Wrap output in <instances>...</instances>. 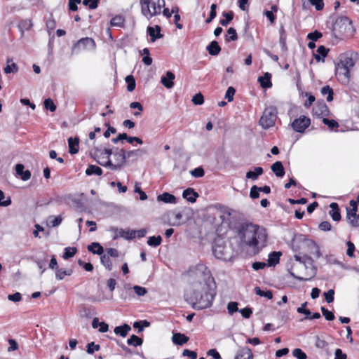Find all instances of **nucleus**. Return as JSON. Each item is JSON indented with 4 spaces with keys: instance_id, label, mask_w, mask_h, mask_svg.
<instances>
[{
    "instance_id": "nucleus-42",
    "label": "nucleus",
    "mask_w": 359,
    "mask_h": 359,
    "mask_svg": "<svg viewBox=\"0 0 359 359\" xmlns=\"http://www.w3.org/2000/svg\"><path fill=\"white\" fill-rule=\"evenodd\" d=\"M124 21V18L121 15H116L111 20L110 24L113 27H121L123 26Z\"/></svg>"
},
{
    "instance_id": "nucleus-16",
    "label": "nucleus",
    "mask_w": 359,
    "mask_h": 359,
    "mask_svg": "<svg viewBox=\"0 0 359 359\" xmlns=\"http://www.w3.org/2000/svg\"><path fill=\"white\" fill-rule=\"evenodd\" d=\"M15 171L16 174L19 175L22 180L27 181L31 177V172L29 170H27L24 171V165L22 164L18 163L15 165Z\"/></svg>"
},
{
    "instance_id": "nucleus-48",
    "label": "nucleus",
    "mask_w": 359,
    "mask_h": 359,
    "mask_svg": "<svg viewBox=\"0 0 359 359\" xmlns=\"http://www.w3.org/2000/svg\"><path fill=\"white\" fill-rule=\"evenodd\" d=\"M320 310L322 311V313L323 315V316L325 318V319L327 320H333L334 319V313L332 312V311H328L327 309H325V307L322 306L320 308Z\"/></svg>"
},
{
    "instance_id": "nucleus-23",
    "label": "nucleus",
    "mask_w": 359,
    "mask_h": 359,
    "mask_svg": "<svg viewBox=\"0 0 359 359\" xmlns=\"http://www.w3.org/2000/svg\"><path fill=\"white\" fill-rule=\"evenodd\" d=\"M182 196L189 202L194 203L196 201L198 194L191 188H188L183 191Z\"/></svg>"
},
{
    "instance_id": "nucleus-17",
    "label": "nucleus",
    "mask_w": 359,
    "mask_h": 359,
    "mask_svg": "<svg viewBox=\"0 0 359 359\" xmlns=\"http://www.w3.org/2000/svg\"><path fill=\"white\" fill-rule=\"evenodd\" d=\"M160 32L161 27L158 25H156L155 27H147V32L149 34L152 42H154L156 39H161L163 36Z\"/></svg>"
},
{
    "instance_id": "nucleus-53",
    "label": "nucleus",
    "mask_w": 359,
    "mask_h": 359,
    "mask_svg": "<svg viewBox=\"0 0 359 359\" xmlns=\"http://www.w3.org/2000/svg\"><path fill=\"white\" fill-rule=\"evenodd\" d=\"M236 90L233 87L230 86L227 88L225 93V98L229 101L231 102L233 100V95L235 94Z\"/></svg>"
},
{
    "instance_id": "nucleus-56",
    "label": "nucleus",
    "mask_w": 359,
    "mask_h": 359,
    "mask_svg": "<svg viewBox=\"0 0 359 359\" xmlns=\"http://www.w3.org/2000/svg\"><path fill=\"white\" fill-rule=\"evenodd\" d=\"M134 292L137 296L142 297L147 294V290L145 287L139 285H135L133 287Z\"/></svg>"
},
{
    "instance_id": "nucleus-64",
    "label": "nucleus",
    "mask_w": 359,
    "mask_h": 359,
    "mask_svg": "<svg viewBox=\"0 0 359 359\" xmlns=\"http://www.w3.org/2000/svg\"><path fill=\"white\" fill-rule=\"evenodd\" d=\"M347 355L340 348H337L334 351V359H346Z\"/></svg>"
},
{
    "instance_id": "nucleus-1",
    "label": "nucleus",
    "mask_w": 359,
    "mask_h": 359,
    "mask_svg": "<svg viewBox=\"0 0 359 359\" xmlns=\"http://www.w3.org/2000/svg\"><path fill=\"white\" fill-rule=\"evenodd\" d=\"M191 273L198 279L192 283L191 290L186 292V300L195 309L210 307L216 295V284L210 271L205 264H198Z\"/></svg>"
},
{
    "instance_id": "nucleus-8",
    "label": "nucleus",
    "mask_w": 359,
    "mask_h": 359,
    "mask_svg": "<svg viewBox=\"0 0 359 359\" xmlns=\"http://www.w3.org/2000/svg\"><path fill=\"white\" fill-rule=\"evenodd\" d=\"M212 253L215 257L221 260H229L231 255L230 248L225 245L215 243L212 248Z\"/></svg>"
},
{
    "instance_id": "nucleus-29",
    "label": "nucleus",
    "mask_w": 359,
    "mask_h": 359,
    "mask_svg": "<svg viewBox=\"0 0 359 359\" xmlns=\"http://www.w3.org/2000/svg\"><path fill=\"white\" fill-rule=\"evenodd\" d=\"M131 327L128 324H124L123 325L117 326L114 328V333L116 334L120 335L122 337H125L127 336L129 331H130Z\"/></svg>"
},
{
    "instance_id": "nucleus-25",
    "label": "nucleus",
    "mask_w": 359,
    "mask_h": 359,
    "mask_svg": "<svg viewBox=\"0 0 359 359\" xmlns=\"http://www.w3.org/2000/svg\"><path fill=\"white\" fill-rule=\"evenodd\" d=\"M206 49L209 54L213 56L217 55L221 51V48L216 41L210 42Z\"/></svg>"
},
{
    "instance_id": "nucleus-18",
    "label": "nucleus",
    "mask_w": 359,
    "mask_h": 359,
    "mask_svg": "<svg viewBox=\"0 0 359 359\" xmlns=\"http://www.w3.org/2000/svg\"><path fill=\"white\" fill-rule=\"evenodd\" d=\"M271 169L278 177H283L285 175V170L280 161H276L273 163Z\"/></svg>"
},
{
    "instance_id": "nucleus-47",
    "label": "nucleus",
    "mask_w": 359,
    "mask_h": 359,
    "mask_svg": "<svg viewBox=\"0 0 359 359\" xmlns=\"http://www.w3.org/2000/svg\"><path fill=\"white\" fill-rule=\"evenodd\" d=\"M44 107L53 112L56 110V105L50 98H47L44 100Z\"/></svg>"
},
{
    "instance_id": "nucleus-31",
    "label": "nucleus",
    "mask_w": 359,
    "mask_h": 359,
    "mask_svg": "<svg viewBox=\"0 0 359 359\" xmlns=\"http://www.w3.org/2000/svg\"><path fill=\"white\" fill-rule=\"evenodd\" d=\"M329 49L326 48L324 46H320L317 49L318 54H314V57L317 61H324V57H326Z\"/></svg>"
},
{
    "instance_id": "nucleus-28",
    "label": "nucleus",
    "mask_w": 359,
    "mask_h": 359,
    "mask_svg": "<svg viewBox=\"0 0 359 359\" xmlns=\"http://www.w3.org/2000/svg\"><path fill=\"white\" fill-rule=\"evenodd\" d=\"M88 250L93 254L102 255L104 253L103 247L96 242H93L88 246Z\"/></svg>"
},
{
    "instance_id": "nucleus-58",
    "label": "nucleus",
    "mask_w": 359,
    "mask_h": 359,
    "mask_svg": "<svg viewBox=\"0 0 359 359\" xmlns=\"http://www.w3.org/2000/svg\"><path fill=\"white\" fill-rule=\"evenodd\" d=\"M18 70V66L15 63H12L11 65H7V66L4 68V72L6 74H10V73H15Z\"/></svg>"
},
{
    "instance_id": "nucleus-10",
    "label": "nucleus",
    "mask_w": 359,
    "mask_h": 359,
    "mask_svg": "<svg viewBox=\"0 0 359 359\" xmlns=\"http://www.w3.org/2000/svg\"><path fill=\"white\" fill-rule=\"evenodd\" d=\"M311 120L306 116H301L299 118H296L292 123V127L294 130L298 133H304V130L309 126Z\"/></svg>"
},
{
    "instance_id": "nucleus-22",
    "label": "nucleus",
    "mask_w": 359,
    "mask_h": 359,
    "mask_svg": "<svg viewBox=\"0 0 359 359\" xmlns=\"http://www.w3.org/2000/svg\"><path fill=\"white\" fill-rule=\"evenodd\" d=\"M158 201H163L165 203H176V198L174 195L170 194L168 192H165L162 194H160L157 196Z\"/></svg>"
},
{
    "instance_id": "nucleus-57",
    "label": "nucleus",
    "mask_w": 359,
    "mask_h": 359,
    "mask_svg": "<svg viewBox=\"0 0 359 359\" xmlns=\"http://www.w3.org/2000/svg\"><path fill=\"white\" fill-rule=\"evenodd\" d=\"M349 205H350L351 208H346L347 213H352V214L355 215V213H357V212H358V207H357L356 202L354 200H351L349 202Z\"/></svg>"
},
{
    "instance_id": "nucleus-38",
    "label": "nucleus",
    "mask_w": 359,
    "mask_h": 359,
    "mask_svg": "<svg viewBox=\"0 0 359 359\" xmlns=\"http://www.w3.org/2000/svg\"><path fill=\"white\" fill-rule=\"evenodd\" d=\"M32 27V23L30 20H21L18 25V28L23 34L25 31H27Z\"/></svg>"
},
{
    "instance_id": "nucleus-62",
    "label": "nucleus",
    "mask_w": 359,
    "mask_h": 359,
    "mask_svg": "<svg viewBox=\"0 0 359 359\" xmlns=\"http://www.w3.org/2000/svg\"><path fill=\"white\" fill-rule=\"evenodd\" d=\"M323 34L318 31H315L313 32H310L307 35V38L311 41H316L320 37H322Z\"/></svg>"
},
{
    "instance_id": "nucleus-12",
    "label": "nucleus",
    "mask_w": 359,
    "mask_h": 359,
    "mask_svg": "<svg viewBox=\"0 0 359 359\" xmlns=\"http://www.w3.org/2000/svg\"><path fill=\"white\" fill-rule=\"evenodd\" d=\"M351 21L347 17H341L337 19L334 25L333 30L335 32H339V33H343L346 32V27L350 25Z\"/></svg>"
},
{
    "instance_id": "nucleus-21",
    "label": "nucleus",
    "mask_w": 359,
    "mask_h": 359,
    "mask_svg": "<svg viewBox=\"0 0 359 359\" xmlns=\"http://www.w3.org/2000/svg\"><path fill=\"white\" fill-rule=\"evenodd\" d=\"M271 74L269 72H266L262 76H259L258 78V81L260 83V86L264 88H271L272 86V83L271 81Z\"/></svg>"
},
{
    "instance_id": "nucleus-46",
    "label": "nucleus",
    "mask_w": 359,
    "mask_h": 359,
    "mask_svg": "<svg viewBox=\"0 0 359 359\" xmlns=\"http://www.w3.org/2000/svg\"><path fill=\"white\" fill-rule=\"evenodd\" d=\"M150 325V323L147 320H140L136 321L133 323V327L135 328L138 329V332H140L143 331L144 327H147Z\"/></svg>"
},
{
    "instance_id": "nucleus-39",
    "label": "nucleus",
    "mask_w": 359,
    "mask_h": 359,
    "mask_svg": "<svg viewBox=\"0 0 359 359\" xmlns=\"http://www.w3.org/2000/svg\"><path fill=\"white\" fill-rule=\"evenodd\" d=\"M223 16L225 18L224 19H222L219 21V23L222 26H227L229 23L233 20V13L232 11L223 13Z\"/></svg>"
},
{
    "instance_id": "nucleus-33",
    "label": "nucleus",
    "mask_w": 359,
    "mask_h": 359,
    "mask_svg": "<svg viewBox=\"0 0 359 359\" xmlns=\"http://www.w3.org/2000/svg\"><path fill=\"white\" fill-rule=\"evenodd\" d=\"M281 253L280 252H273L269 254L268 259V264L269 266H275L279 262L280 256Z\"/></svg>"
},
{
    "instance_id": "nucleus-24",
    "label": "nucleus",
    "mask_w": 359,
    "mask_h": 359,
    "mask_svg": "<svg viewBox=\"0 0 359 359\" xmlns=\"http://www.w3.org/2000/svg\"><path fill=\"white\" fill-rule=\"evenodd\" d=\"M79 143V140L77 137H75V138L69 137L68 139L69 152L71 154H75L78 153Z\"/></svg>"
},
{
    "instance_id": "nucleus-51",
    "label": "nucleus",
    "mask_w": 359,
    "mask_h": 359,
    "mask_svg": "<svg viewBox=\"0 0 359 359\" xmlns=\"http://www.w3.org/2000/svg\"><path fill=\"white\" fill-rule=\"evenodd\" d=\"M292 355L297 359H306V354L300 348H295L292 351Z\"/></svg>"
},
{
    "instance_id": "nucleus-60",
    "label": "nucleus",
    "mask_w": 359,
    "mask_h": 359,
    "mask_svg": "<svg viewBox=\"0 0 359 359\" xmlns=\"http://www.w3.org/2000/svg\"><path fill=\"white\" fill-rule=\"evenodd\" d=\"M227 309L230 314L239 311L238 309V303L236 302H229L227 305Z\"/></svg>"
},
{
    "instance_id": "nucleus-13",
    "label": "nucleus",
    "mask_w": 359,
    "mask_h": 359,
    "mask_svg": "<svg viewBox=\"0 0 359 359\" xmlns=\"http://www.w3.org/2000/svg\"><path fill=\"white\" fill-rule=\"evenodd\" d=\"M313 113L317 116H327L329 114V109L323 101L318 102L313 108Z\"/></svg>"
},
{
    "instance_id": "nucleus-45",
    "label": "nucleus",
    "mask_w": 359,
    "mask_h": 359,
    "mask_svg": "<svg viewBox=\"0 0 359 359\" xmlns=\"http://www.w3.org/2000/svg\"><path fill=\"white\" fill-rule=\"evenodd\" d=\"M256 294L260 297H266L268 299H271L273 298V294L270 290L263 291L260 289L259 287H256L255 288Z\"/></svg>"
},
{
    "instance_id": "nucleus-2",
    "label": "nucleus",
    "mask_w": 359,
    "mask_h": 359,
    "mask_svg": "<svg viewBox=\"0 0 359 359\" xmlns=\"http://www.w3.org/2000/svg\"><path fill=\"white\" fill-rule=\"evenodd\" d=\"M238 236L243 244L258 253L266 245L267 233L266 229L252 223L242 224L238 229Z\"/></svg>"
},
{
    "instance_id": "nucleus-34",
    "label": "nucleus",
    "mask_w": 359,
    "mask_h": 359,
    "mask_svg": "<svg viewBox=\"0 0 359 359\" xmlns=\"http://www.w3.org/2000/svg\"><path fill=\"white\" fill-rule=\"evenodd\" d=\"M346 218L353 227H359V215H357V213L355 215L347 213Z\"/></svg>"
},
{
    "instance_id": "nucleus-14",
    "label": "nucleus",
    "mask_w": 359,
    "mask_h": 359,
    "mask_svg": "<svg viewBox=\"0 0 359 359\" xmlns=\"http://www.w3.org/2000/svg\"><path fill=\"white\" fill-rule=\"evenodd\" d=\"M175 78V74L172 72L168 71L165 76L161 77V82L166 88H172L174 86L173 81Z\"/></svg>"
},
{
    "instance_id": "nucleus-40",
    "label": "nucleus",
    "mask_w": 359,
    "mask_h": 359,
    "mask_svg": "<svg viewBox=\"0 0 359 359\" xmlns=\"http://www.w3.org/2000/svg\"><path fill=\"white\" fill-rule=\"evenodd\" d=\"M238 39V35L236 31L233 27H229L227 30V35L225 37V40L226 42H229L231 41H236Z\"/></svg>"
},
{
    "instance_id": "nucleus-61",
    "label": "nucleus",
    "mask_w": 359,
    "mask_h": 359,
    "mask_svg": "<svg viewBox=\"0 0 359 359\" xmlns=\"http://www.w3.org/2000/svg\"><path fill=\"white\" fill-rule=\"evenodd\" d=\"M318 228L323 231H330L332 229L331 224L327 221L322 222L319 224Z\"/></svg>"
},
{
    "instance_id": "nucleus-7",
    "label": "nucleus",
    "mask_w": 359,
    "mask_h": 359,
    "mask_svg": "<svg viewBox=\"0 0 359 359\" xmlns=\"http://www.w3.org/2000/svg\"><path fill=\"white\" fill-rule=\"evenodd\" d=\"M276 119V114L274 109H266L259 120V124L263 128L267 129L274 125Z\"/></svg>"
},
{
    "instance_id": "nucleus-5",
    "label": "nucleus",
    "mask_w": 359,
    "mask_h": 359,
    "mask_svg": "<svg viewBox=\"0 0 359 359\" xmlns=\"http://www.w3.org/2000/svg\"><path fill=\"white\" fill-rule=\"evenodd\" d=\"M141 13L148 20L160 15L165 7V0H140Z\"/></svg>"
},
{
    "instance_id": "nucleus-9",
    "label": "nucleus",
    "mask_w": 359,
    "mask_h": 359,
    "mask_svg": "<svg viewBox=\"0 0 359 359\" xmlns=\"http://www.w3.org/2000/svg\"><path fill=\"white\" fill-rule=\"evenodd\" d=\"M95 41L89 37L82 38L79 40L72 47V50H93L95 48Z\"/></svg>"
},
{
    "instance_id": "nucleus-55",
    "label": "nucleus",
    "mask_w": 359,
    "mask_h": 359,
    "mask_svg": "<svg viewBox=\"0 0 359 359\" xmlns=\"http://www.w3.org/2000/svg\"><path fill=\"white\" fill-rule=\"evenodd\" d=\"M260 189L256 185H254L250 189V196L253 198H258L259 197Z\"/></svg>"
},
{
    "instance_id": "nucleus-32",
    "label": "nucleus",
    "mask_w": 359,
    "mask_h": 359,
    "mask_svg": "<svg viewBox=\"0 0 359 359\" xmlns=\"http://www.w3.org/2000/svg\"><path fill=\"white\" fill-rule=\"evenodd\" d=\"M86 175H95L100 176L102 174V170L95 165H90L86 170Z\"/></svg>"
},
{
    "instance_id": "nucleus-52",
    "label": "nucleus",
    "mask_w": 359,
    "mask_h": 359,
    "mask_svg": "<svg viewBox=\"0 0 359 359\" xmlns=\"http://www.w3.org/2000/svg\"><path fill=\"white\" fill-rule=\"evenodd\" d=\"M192 102L196 105H201L204 102V97L201 93H197L192 97Z\"/></svg>"
},
{
    "instance_id": "nucleus-59",
    "label": "nucleus",
    "mask_w": 359,
    "mask_h": 359,
    "mask_svg": "<svg viewBox=\"0 0 359 359\" xmlns=\"http://www.w3.org/2000/svg\"><path fill=\"white\" fill-rule=\"evenodd\" d=\"M346 245L348 247L347 250H346V255L350 257H354V251H355L354 244L351 241H348L346 243Z\"/></svg>"
},
{
    "instance_id": "nucleus-44",
    "label": "nucleus",
    "mask_w": 359,
    "mask_h": 359,
    "mask_svg": "<svg viewBox=\"0 0 359 359\" xmlns=\"http://www.w3.org/2000/svg\"><path fill=\"white\" fill-rule=\"evenodd\" d=\"M77 252L76 248L67 247L65 248V252L62 255L63 259H68L72 257Z\"/></svg>"
},
{
    "instance_id": "nucleus-27",
    "label": "nucleus",
    "mask_w": 359,
    "mask_h": 359,
    "mask_svg": "<svg viewBox=\"0 0 359 359\" xmlns=\"http://www.w3.org/2000/svg\"><path fill=\"white\" fill-rule=\"evenodd\" d=\"M263 168L262 167H255L253 171H248L246 172V177L253 181L257 180L258 177L263 174Z\"/></svg>"
},
{
    "instance_id": "nucleus-4",
    "label": "nucleus",
    "mask_w": 359,
    "mask_h": 359,
    "mask_svg": "<svg viewBox=\"0 0 359 359\" xmlns=\"http://www.w3.org/2000/svg\"><path fill=\"white\" fill-rule=\"evenodd\" d=\"M355 66V61L348 53L341 54L335 66V74L339 82L348 84L351 79V71Z\"/></svg>"
},
{
    "instance_id": "nucleus-35",
    "label": "nucleus",
    "mask_w": 359,
    "mask_h": 359,
    "mask_svg": "<svg viewBox=\"0 0 359 359\" xmlns=\"http://www.w3.org/2000/svg\"><path fill=\"white\" fill-rule=\"evenodd\" d=\"M127 343L130 346L136 347L138 346H141L143 343V340L142 338H140L135 334H133L128 339Z\"/></svg>"
},
{
    "instance_id": "nucleus-26",
    "label": "nucleus",
    "mask_w": 359,
    "mask_h": 359,
    "mask_svg": "<svg viewBox=\"0 0 359 359\" xmlns=\"http://www.w3.org/2000/svg\"><path fill=\"white\" fill-rule=\"evenodd\" d=\"M189 340V337H187L184 334L181 333H175L172 335V341L175 344L177 345H183L187 343Z\"/></svg>"
},
{
    "instance_id": "nucleus-41",
    "label": "nucleus",
    "mask_w": 359,
    "mask_h": 359,
    "mask_svg": "<svg viewBox=\"0 0 359 359\" xmlns=\"http://www.w3.org/2000/svg\"><path fill=\"white\" fill-rule=\"evenodd\" d=\"M162 242V238L161 236H150L148 238L147 244L151 247H157L161 245Z\"/></svg>"
},
{
    "instance_id": "nucleus-11",
    "label": "nucleus",
    "mask_w": 359,
    "mask_h": 359,
    "mask_svg": "<svg viewBox=\"0 0 359 359\" xmlns=\"http://www.w3.org/2000/svg\"><path fill=\"white\" fill-rule=\"evenodd\" d=\"M110 231L114 233L113 240H116L118 238H123L126 240L132 239V235L133 236L134 232L131 230H124L123 229H118L115 226H111Z\"/></svg>"
},
{
    "instance_id": "nucleus-30",
    "label": "nucleus",
    "mask_w": 359,
    "mask_h": 359,
    "mask_svg": "<svg viewBox=\"0 0 359 359\" xmlns=\"http://www.w3.org/2000/svg\"><path fill=\"white\" fill-rule=\"evenodd\" d=\"M72 272L73 271L71 269H64L58 268L56 269L55 271V278L57 280H61L64 279L66 276H71Z\"/></svg>"
},
{
    "instance_id": "nucleus-3",
    "label": "nucleus",
    "mask_w": 359,
    "mask_h": 359,
    "mask_svg": "<svg viewBox=\"0 0 359 359\" xmlns=\"http://www.w3.org/2000/svg\"><path fill=\"white\" fill-rule=\"evenodd\" d=\"M101 155H106L105 162H100V165L109 167L111 170L121 169L126 162L125 150L118 147L114 149H104Z\"/></svg>"
},
{
    "instance_id": "nucleus-20",
    "label": "nucleus",
    "mask_w": 359,
    "mask_h": 359,
    "mask_svg": "<svg viewBox=\"0 0 359 359\" xmlns=\"http://www.w3.org/2000/svg\"><path fill=\"white\" fill-rule=\"evenodd\" d=\"M145 154V151L142 149H137L135 150L125 151L126 160L133 158L137 160L138 158L142 156Z\"/></svg>"
},
{
    "instance_id": "nucleus-36",
    "label": "nucleus",
    "mask_w": 359,
    "mask_h": 359,
    "mask_svg": "<svg viewBox=\"0 0 359 359\" xmlns=\"http://www.w3.org/2000/svg\"><path fill=\"white\" fill-rule=\"evenodd\" d=\"M100 260L101 263L104 266V267L108 271L112 270V263L109 255H107V254H102V255H100Z\"/></svg>"
},
{
    "instance_id": "nucleus-63",
    "label": "nucleus",
    "mask_w": 359,
    "mask_h": 359,
    "mask_svg": "<svg viewBox=\"0 0 359 359\" xmlns=\"http://www.w3.org/2000/svg\"><path fill=\"white\" fill-rule=\"evenodd\" d=\"M316 346L318 348L326 349L328 346V344L325 340L317 337L316 341Z\"/></svg>"
},
{
    "instance_id": "nucleus-50",
    "label": "nucleus",
    "mask_w": 359,
    "mask_h": 359,
    "mask_svg": "<svg viewBox=\"0 0 359 359\" xmlns=\"http://www.w3.org/2000/svg\"><path fill=\"white\" fill-rule=\"evenodd\" d=\"M190 173L194 177H202L205 175L204 170L201 167H198L191 170Z\"/></svg>"
},
{
    "instance_id": "nucleus-19",
    "label": "nucleus",
    "mask_w": 359,
    "mask_h": 359,
    "mask_svg": "<svg viewBox=\"0 0 359 359\" xmlns=\"http://www.w3.org/2000/svg\"><path fill=\"white\" fill-rule=\"evenodd\" d=\"M331 210L329 212V215L334 221H339L341 219V214L339 208V205L337 203H332L330 205Z\"/></svg>"
},
{
    "instance_id": "nucleus-54",
    "label": "nucleus",
    "mask_w": 359,
    "mask_h": 359,
    "mask_svg": "<svg viewBox=\"0 0 359 359\" xmlns=\"http://www.w3.org/2000/svg\"><path fill=\"white\" fill-rule=\"evenodd\" d=\"M100 348V345L95 344L94 342L89 343L87 345V352L89 354H93L95 351H99Z\"/></svg>"
},
{
    "instance_id": "nucleus-37",
    "label": "nucleus",
    "mask_w": 359,
    "mask_h": 359,
    "mask_svg": "<svg viewBox=\"0 0 359 359\" xmlns=\"http://www.w3.org/2000/svg\"><path fill=\"white\" fill-rule=\"evenodd\" d=\"M320 92L323 95H327L326 100L327 102L333 100V90L329 86L323 87Z\"/></svg>"
},
{
    "instance_id": "nucleus-15",
    "label": "nucleus",
    "mask_w": 359,
    "mask_h": 359,
    "mask_svg": "<svg viewBox=\"0 0 359 359\" xmlns=\"http://www.w3.org/2000/svg\"><path fill=\"white\" fill-rule=\"evenodd\" d=\"M253 355L248 347L240 348L237 352L235 359H252Z\"/></svg>"
},
{
    "instance_id": "nucleus-49",
    "label": "nucleus",
    "mask_w": 359,
    "mask_h": 359,
    "mask_svg": "<svg viewBox=\"0 0 359 359\" xmlns=\"http://www.w3.org/2000/svg\"><path fill=\"white\" fill-rule=\"evenodd\" d=\"M323 122L332 130L339 127L338 123L333 119L330 120L328 118H324L323 119Z\"/></svg>"
},
{
    "instance_id": "nucleus-6",
    "label": "nucleus",
    "mask_w": 359,
    "mask_h": 359,
    "mask_svg": "<svg viewBox=\"0 0 359 359\" xmlns=\"http://www.w3.org/2000/svg\"><path fill=\"white\" fill-rule=\"evenodd\" d=\"M294 258L297 263H293L291 268L289 269L288 271H289L290 276H292L294 278L299 280L300 281L310 280L311 279V278H303V277L297 276L295 274V269H296V268H299V267L306 268L307 264L312 266L313 262L312 258L310 257H308L306 255H304V256L301 257V256L297 255H295L294 256Z\"/></svg>"
},
{
    "instance_id": "nucleus-43",
    "label": "nucleus",
    "mask_w": 359,
    "mask_h": 359,
    "mask_svg": "<svg viewBox=\"0 0 359 359\" xmlns=\"http://www.w3.org/2000/svg\"><path fill=\"white\" fill-rule=\"evenodd\" d=\"M126 81L128 83L127 90L132 92L135 90L136 83L134 77L132 75H128L126 77Z\"/></svg>"
}]
</instances>
